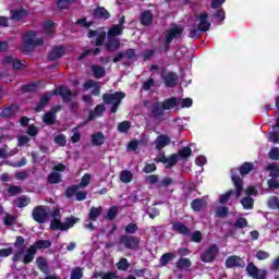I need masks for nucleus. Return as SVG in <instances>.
<instances>
[{
  "label": "nucleus",
  "instance_id": "nucleus-40",
  "mask_svg": "<svg viewBox=\"0 0 279 279\" xmlns=\"http://www.w3.org/2000/svg\"><path fill=\"white\" fill-rule=\"evenodd\" d=\"M90 184V174L85 173L81 179V183L77 185L78 189H86Z\"/></svg>",
  "mask_w": 279,
  "mask_h": 279
},
{
  "label": "nucleus",
  "instance_id": "nucleus-30",
  "mask_svg": "<svg viewBox=\"0 0 279 279\" xmlns=\"http://www.w3.org/2000/svg\"><path fill=\"white\" fill-rule=\"evenodd\" d=\"M36 263L43 274H49V266L47 265V259L45 257L37 258Z\"/></svg>",
  "mask_w": 279,
  "mask_h": 279
},
{
  "label": "nucleus",
  "instance_id": "nucleus-64",
  "mask_svg": "<svg viewBox=\"0 0 279 279\" xmlns=\"http://www.w3.org/2000/svg\"><path fill=\"white\" fill-rule=\"evenodd\" d=\"M269 189H279V181L276 179L268 180Z\"/></svg>",
  "mask_w": 279,
  "mask_h": 279
},
{
  "label": "nucleus",
  "instance_id": "nucleus-22",
  "mask_svg": "<svg viewBox=\"0 0 279 279\" xmlns=\"http://www.w3.org/2000/svg\"><path fill=\"white\" fill-rule=\"evenodd\" d=\"M90 140H92V145H94L95 147H99L104 145V143H106V135H104V133L101 132H97L90 136Z\"/></svg>",
  "mask_w": 279,
  "mask_h": 279
},
{
  "label": "nucleus",
  "instance_id": "nucleus-36",
  "mask_svg": "<svg viewBox=\"0 0 279 279\" xmlns=\"http://www.w3.org/2000/svg\"><path fill=\"white\" fill-rule=\"evenodd\" d=\"M173 230L175 232H179V234H184V235L189 234V228H186V226L180 222L173 225Z\"/></svg>",
  "mask_w": 279,
  "mask_h": 279
},
{
  "label": "nucleus",
  "instance_id": "nucleus-48",
  "mask_svg": "<svg viewBox=\"0 0 279 279\" xmlns=\"http://www.w3.org/2000/svg\"><path fill=\"white\" fill-rule=\"evenodd\" d=\"M129 265H130V264L128 263V259L122 258V259H120V262L117 264V267H118V269H120L121 271H125V269H128Z\"/></svg>",
  "mask_w": 279,
  "mask_h": 279
},
{
  "label": "nucleus",
  "instance_id": "nucleus-7",
  "mask_svg": "<svg viewBox=\"0 0 279 279\" xmlns=\"http://www.w3.org/2000/svg\"><path fill=\"white\" fill-rule=\"evenodd\" d=\"M22 43V51H24V53H29L31 49H34V47H40L44 41L36 37V32L29 31L23 35Z\"/></svg>",
  "mask_w": 279,
  "mask_h": 279
},
{
  "label": "nucleus",
  "instance_id": "nucleus-58",
  "mask_svg": "<svg viewBox=\"0 0 279 279\" xmlns=\"http://www.w3.org/2000/svg\"><path fill=\"white\" fill-rule=\"evenodd\" d=\"M180 104H181V108H191V106H193V99L184 98L180 100Z\"/></svg>",
  "mask_w": 279,
  "mask_h": 279
},
{
  "label": "nucleus",
  "instance_id": "nucleus-60",
  "mask_svg": "<svg viewBox=\"0 0 279 279\" xmlns=\"http://www.w3.org/2000/svg\"><path fill=\"white\" fill-rule=\"evenodd\" d=\"M119 213V209L117 207H111L109 210H108V214H107V219H113L114 217H117V214Z\"/></svg>",
  "mask_w": 279,
  "mask_h": 279
},
{
  "label": "nucleus",
  "instance_id": "nucleus-3",
  "mask_svg": "<svg viewBox=\"0 0 279 279\" xmlns=\"http://www.w3.org/2000/svg\"><path fill=\"white\" fill-rule=\"evenodd\" d=\"M78 219L70 217L65 219V222L60 221V209H54L52 213V220L50 223L51 230H69L77 223Z\"/></svg>",
  "mask_w": 279,
  "mask_h": 279
},
{
  "label": "nucleus",
  "instance_id": "nucleus-20",
  "mask_svg": "<svg viewBox=\"0 0 279 279\" xmlns=\"http://www.w3.org/2000/svg\"><path fill=\"white\" fill-rule=\"evenodd\" d=\"M162 77L165 80L166 86H169L170 88L175 86V84L178 83V75L175 73H172V72L163 73Z\"/></svg>",
  "mask_w": 279,
  "mask_h": 279
},
{
  "label": "nucleus",
  "instance_id": "nucleus-1",
  "mask_svg": "<svg viewBox=\"0 0 279 279\" xmlns=\"http://www.w3.org/2000/svg\"><path fill=\"white\" fill-rule=\"evenodd\" d=\"M52 95H60L62 97L63 101H71L73 97H75V94L71 93V89L61 86L52 92H47L44 96H41L39 104L36 107V112H40L46 106V104H49L51 100Z\"/></svg>",
  "mask_w": 279,
  "mask_h": 279
},
{
  "label": "nucleus",
  "instance_id": "nucleus-27",
  "mask_svg": "<svg viewBox=\"0 0 279 279\" xmlns=\"http://www.w3.org/2000/svg\"><path fill=\"white\" fill-rule=\"evenodd\" d=\"M134 175L130 172V170H123L120 173V181L123 182L124 184H130L132 182Z\"/></svg>",
  "mask_w": 279,
  "mask_h": 279
},
{
  "label": "nucleus",
  "instance_id": "nucleus-34",
  "mask_svg": "<svg viewBox=\"0 0 279 279\" xmlns=\"http://www.w3.org/2000/svg\"><path fill=\"white\" fill-rule=\"evenodd\" d=\"M99 215H101V207H92L88 215L89 220L96 221Z\"/></svg>",
  "mask_w": 279,
  "mask_h": 279
},
{
  "label": "nucleus",
  "instance_id": "nucleus-25",
  "mask_svg": "<svg viewBox=\"0 0 279 279\" xmlns=\"http://www.w3.org/2000/svg\"><path fill=\"white\" fill-rule=\"evenodd\" d=\"M206 206H208V203H206L205 199H194L192 202V208L193 210H196L197 213H199V210H204V208H206Z\"/></svg>",
  "mask_w": 279,
  "mask_h": 279
},
{
  "label": "nucleus",
  "instance_id": "nucleus-50",
  "mask_svg": "<svg viewBox=\"0 0 279 279\" xmlns=\"http://www.w3.org/2000/svg\"><path fill=\"white\" fill-rule=\"evenodd\" d=\"M27 143H29V137H27V135H21L17 137L19 147H23V145H27Z\"/></svg>",
  "mask_w": 279,
  "mask_h": 279
},
{
  "label": "nucleus",
  "instance_id": "nucleus-33",
  "mask_svg": "<svg viewBox=\"0 0 279 279\" xmlns=\"http://www.w3.org/2000/svg\"><path fill=\"white\" fill-rule=\"evenodd\" d=\"M48 182L50 184H59V182H62V175L59 172H52L48 177Z\"/></svg>",
  "mask_w": 279,
  "mask_h": 279
},
{
  "label": "nucleus",
  "instance_id": "nucleus-31",
  "mask_svg": "<svg viewBox=\"0 0 279 279\" xmlns=\"http://www.w3.org/2000/svg\"><path fill=\"white\" fill-rule=\"evenodd\" d=\"M154 16L151 15V12L144 11L141 16V23L142 25H150Z\"/></svg>",
  "mask_w": 279,
  "mask_h": 279
},
{
  "label": "nucleus",
  "instance_id": "nucleus-6",
  "mask_svg": "<svg viewBox=\"0 0 279 279\" xmlns=\"http://www.w3.org/2000/svg\"><path fill=\"white\" fill-rule=\"evenodd\" d=\"M231 173H232L231 180L234 184L235 191L230 190L226 194H222L219 198V204H226V202H228V199H230L231 195L235 194L236 198H239V197H241V195H243V180H241V178L234 175V170H232Z\"/></svg>",
  "mask_w": 279,
  "mask_h": 279
},
{
  "label": "nucleus",
  "instance_id": "nucleus-62",
  "mask_svg": "<svg viewBox=\"0 0 279 279\" xmlns=\"http://www.w3.org/2000/svg\"><path fill=\"white\" fill-rule=\"evenodd\" d=\"M269 158H271V160H279V148H272L269 151Z\"/></svg>",
  "mask_w": 279,
  "mask_h": 279
},
{
  "label": "nucleus",
  "instance_id": "nucleus-57",
  "mask_svg": "<svg viewBox=\"0 0 279 279\" xmlns=\"http://www.w3.org/2000/svg\"><path fill=\"white\" fill-rule=\"evenodd\" d=\"M130 128H131V124L128 121H124L118 125L119 132H128V130H130Z\"/></svg>",
  "mask_w": 279,
  "mask_h": 279
},
{
  "label": "nucleus",
  "instance_id": "nucleus-29",
  "mask_svg": "<svg viewBox=\"0 0 279 279\" xmlns=\"http://www.w3.org/2000/svg\"><path fill=\"white\" fill-rule=\"evenodd\" d=\"M104 112H106V107H104V105H98L95 109V112L89 113L88 121H93V119H95V117H101V114H104Z\"/></svg>",
  "mask_w": 279,
  "mask_h": 279
},
{
  "label": "nucleus",
  "instance_id": "nucleus-19",
  "mask_svg": "<svg viewBox=\"0 0 279 279\" xmlns=\"http://www.w3.org/2000/svg\"><path fill=\"white\" fill-rule=\"evenodd\" d=\"M169 143H171V138L167 135H159L154 142L156 149H162L167 147Z\"/></svg>",
  "mask_w": 279,
  "mask_h": 279
},
{
  "label": "nucleus",
  "instance_id": "nucleus-12",
  "mask_svg": "<svg viewBox=\"0 0 279 279\" xmlns=\"http://www.w3.org/2000/svg\"><path fill=\"white\" fill-rule=\"evenodd\" d=\"M245 197L241 199V204L244 210H252L254 208V198L252 195H256V189L254 186H250L245 190Z\"/></svg>",
  "mask_w": 279,
  "mask_h": 279
},
{
  "label": "nucleus",
  "instance_id": "nucleus-14",
  "mask_svg": "<svg viewBox=\"0 0 279 279\" xmlns=\"http://www.w3.org/2000/svg\"><path fill=\"white\" fill-rule=\"evenodd\" d=\"M246 271L248 276L254 279H265L267 276V270H258V268L252 263L247 265Z\"/></svg>",
  "mask_w": 279,
  "mask_h": 279
},
{
  "label": "nucleus",
  "instance_id": "nucleus-42",
  "mask_svg": "<svg viewBox=\"0 0 279 279\" xmlns=\"http://www.w3.org/2000/svg\"><path fill=\"white\" fill-rule=\"evenodd\" d=\"M29 198L25 197V196H21L20 198H17L16 201V206L19 208H25V206H27L29 204Z\"/></svg>",
  "mask_w": 279,
  "mask_h": 279
},
{
  "label": "nucleus",
  "instance_id": "nucleus-46",
  "mask_svg": "<svg viewBox=\"0 0 279 279\" xmlns=\"http://www.w3.org/2000/svg\"><path fill=\"white\" fill-rule=\"evenodd\" d=\"M14 110H16V106L13 105L8 107L1 112V117H12V114H14Z\"/></svg>",
  "mask_w": 279,
  "mask_h": 279
},
{
  "label": "nucleus",
  "instance_id": "nucleus-56",
  "mask_svg": "<svg viewBox=\"0 0 279 279\" xmlns=\"http://www.w3.org/2000/svg\"><path fill=\"white\" fill-rule=\"evenodd\" d=\"M12 252H13L12 247L1 248L0 250V258H8V256H11Z\"/></svg>",
  "mask_w": 279,
  "mask_h": 279
},
{
  "label": "nucleus",
  "instance_id": "nucleus-9",
  "mask_svg": "<svg viewBox=\"0 0 279 279\" xmlns=\"http://www.w3.org/2000/svg\"><path fill=\"white\" fill-rule=\"evenodd\" d=\"M121 99H125V94L123 92H117L114 94H106L104 96L105 104L111 106L110 112H117V108H119L121 104Z\"/></svg>",
  "mask_w": 279,
  "mask_h": 279
},
{
  "label": "nucleus",
  "instance_id": "nucleus-21",
  "mask_svg": "<svg viewBox=\"0 0 279 279\" xmlns=\"http://www.w3.org/2000/svg\"><path fill=\"white\" fill-rule=\"evenodd\" d=\"M157 162H163V165H166L167 169H171V167H173V165H175V162H178V155L173 154L170 157H160L157 159Z\"/></svg>",
  "mask_w": 279,
  "mask_h": 279
},
{
  "label": "nucleus",
  "instance_id": "nucleus-54",
  "mask_svg": "<svg viewBox=\"0 0 279 279\" xmlns=\"http://www.w3.org/2000/svg\"><path fill=\"white\" fill-rule=\"evenodd\" d=\"M268 206L269 208L276 209L278 208L279 210V199L277 197H272L268 201Z\"/></svg>",
  "mask_w": 279,
  "mask_h": 279
},
{
  "label": "nucleus",
  "instance_id": "nucleus-8",
  "mask_svg": "<svg viewBox=\"0 0 279 279\" xmlns=\"http://www.w3.org/2000/svg\"><path fill=\"white\" fill-rule=\"evenodd\" d=\"M51 247V242L49 240H39L35 242V245L26 248V254L24 255L23 263L27 265L34 260V256H36V250H47Z\"/></svg>",
  "mask_w": 279,
  "mask_h": 279
},
{
  "label": "nucleus",
  "instance_id": "nucleus-15",
  "mask_svg": "<svg viewBox=\"0 0 279 279\" xmlns=\"http://www.w3.org/2000/svg\"><path fill=\"white\" fill-rule=\"evenodd\" d=\"M47 208L44 206H38L33 210V218L35 221H38V223H45L47 221Z\"/></svg>",
  "mask_w": 279,
  "mask_h": 279
},
{
  "label": "nucleus",
  "instance_id": "nucleus-13",
  "mask_svg": "<svg viewBox=\"0 0 279 279\" xmlns=\"http://www.w3.org/2000/svg\"><path fill=\"white\" fill-rule=\"evenodd\" d=\"M217 254H219V248L217 245H211L201 255V259L203 263H213L217 258Z\"/></svg>",
  "mask_w": 279,
  "mask_h": 279
},
{
  "label": "nucleus",
  "instance_id": "nucleus-52",
  "mask_svg": "<svg viewBox=\"0 0 279 279\" xmlns=\"http://www.w3.org/2000/svg\"><path fill=\"white\" fill-rule=\"evenodd\" d=\"M228 207H218V209L216 210L217 217H228Z\"/></svg>",
  "mask_w": 279,
  "mask_h": 279
},
{
  "label": "nucleus",
  "instance_id": "nucleus-17",
  "mask_svg": "<svg viewBox=\"0 0 279 279\" xmlns=\"http://www.w3.org/2000/svg\"><path fill=\"white\" fill-rule=\"evenodd\" d=\"M226 267L232 269V267H245V262L239 256H230L226 260Z\"/></svg>",
  "mask_w": 279,
  "mask_h": 279
},
{
  "label": "nucleus",
  "instance_id": "nucleus-59",
  "mask_svg": "<svg viewBox=\"0 0 279 279\" xmlns=\"http://www.w3.org/2000/svg\"><path fill=\"white\" fill-rule=\"evenodd\" d=\"M136 230H138V227L135 223H130L125 228L126 234H134V232H136Z\"/></svg>",
  "mask_w": 279,
  "mask_h": 279
},
{
  "label": "nucleus",
  "instance_id": "nucleus-43",
  "mask_svg": "<svg viewBox=\"0 0 279 279\" xmlns=\"http://www.w3.org/2000/svg\"><path fill=\"white\" fill-rule=\"evenodd\" d=\"M271 178H279V167L276 163L268 166Z\"/></svg>",
  "mask_w": 279,
  "mask_h": 279
},
{
  "label": "nucleus",
  "instance_id": "nucleus-4",
  "mask_svg": "<svg viewBox=\"0 0 279 279\" xmlns=\"http://www.w3.org/2000/svg\"><path fill=\"white\" fill-rule=\"evenodd\" d=\"M208 29H210L208 13H201L196 15L194 26L190 28V37L197 38V36H199V32H208Z\"/></svg>",
  "mask_w": 279,
  "mask_h": 279
},
{
  "label": "nucleus",
  "instance_id": "nucleus-18",
  "mask_svg": "<svg viewBox=\"0 0 279 279\" xmlns=\"http://www.w3.org/2000/svg\"><path fill=\"white\" fill-rule=\"evenodd\" d=\"M66 53L64 46H57L52 48L49 53V60H60Z\"/></svg>",
  "mask_w": 279,
  "mask_h": 279
},
{
  "label": "nucleus",
  "instance_id": "nucleus-47",
  "mask_svg": "<svg viewBox=\"0 0 279 279\" xmlns=\"http://www.w3.org/2000/svg\"><path fill=\"white\" fill-rule=\"evenodd\" d=\"M80 187L77 185H74L72 187H69L66 191H65V195L66 197H75L77 195V190Z\"/></svg>",
  "mask_w": 279,
  "mask_h": 279
},
{
  "label": "nucleus",
  "instance_id": "nucleus-45",
  "mask_svg": "<svg viewBox=\"0 0 279 279\" xmlns=\"http://www.w3.org/2000/svg\"><path fill=\"white\" fill-rule=\"evenodd\" d=\"M82 276H84L82 268L76 267L72 270L71 279H82Z\"/></svg>",
  "mask_w": 279,
  "mask_h": 279
},
{
  "label": "nucleus",
  "instance_id": "nucleus-41",
  "mask_svg": "<svg viewBox=\"0 0 279 279\" xmlns=\"http://www.w3.org/2000/svg\"><path fill=\"white\" fill-rule=\"evenodd\" d=\"M252 169H254V165L250 163V162H245L241 169H240V173L241 175H247V173H250V171H252Z\"/></svg>",
  "mask_w": 279,
  "mask_h": 279
},
{
  "label": "nucleus",
  "instance_id": "nucleus-39",
  "mask_svg": "<svg viewBox=\"0 0 279 279\" xmlns=\"http://www.w3.org/2000/svg\"><path fill=\"white\" fill-rule=\"evenodd\" d=\"M177 267H178V269H189V267H191V259H189V258H181L177 263Z\"/></svg>",
  "mask_w": 279,
  "mask_h": 279
},
{
  "label": "nucleus",
  "instance_id": "nucleus-49",
  "mask_svg": "<svg viewBox=\"0 0 279 279\" xmlns=\"http://www.w3.org/2000/svg\"><path fill=\"white\" fill-rule=\"evenodd\" d=\"M202 232L201 231H195L194 233L191 234V240L194 242V243H201L202 242Z\"/></svg>",
  "mask_w": 279,
  "mask_h": 279
},
{
  "label": "nucleus",
  "instance_id": "nucleus-24",
  "mask_svg": "<svg viewBox=\"0 0 279 279\" xmlns=\"http://www.w3.org/2000/svg\"><path fill=\"white\" fill-rule=\"evenodd\" d=\"M84 88L85 90H89V88H93L92 93L93 95H99V83L95 82V81H88L84 84Z\"/></svg>",
  "mask_w": 279,
  "mask_h": 279
},
{
  "label": "nucleus",
  "instance_id": "nucleus-38",
  "mask_svg": "<svg viewBox=\"0 0 279 279\" xmlns=\"http://www.w3.org/2000/svg\"><path fill=\"white\" fill-rule=\"evenodd\" d=\"M94 278L116 279L117 276L114 275V272H95Z\"/></svg>",
  "mask_w": 279,
  "mask_h": 279
},
{
  "label": "nucleus",
  "instance_id": "nucleus-2",
  "mask_svg": "<svg viewBox=\"0 0 279 279\" xmlns=\"http://www.w3.org/2000/svg\"><path fill=\"white\" fill-rule=\"evenodd\" d=\"M125 22V17H122L119 25H113L109 28L107 34V49L109 51H117L119 47H121V41L117 36H121L123 34V23Z\"/></svg>",
  "mask_w": 279,
  "mask_h": 279
},
{
  "label": "nucleus",
  "instance_id": "nucleus-11",
  "mask_svg": "<svg viewBox=\"0 0 279 279\" xmlns=\"http://www.w3.org/2000/svg\"><path fill=\"white\" fill-rule=\"evenodd\" d=\"M14 247L17 250L13 256L14 263H19V260H23L25 258V254H27V250H25V239L22 236L16 238L14 242Z\"/></svg>",
  "mask_w": 279,
  "mask_h": 279
},
{
  "label": "nucleus",
  "instance_id": "nucleus-55",
  "mask_svg": "<svg viewBox=\"0 0 279 279\" xmlns=\"http://www.w3.org/2000/svg\"><path fill=\"white\" fill-rule=\"evenodd\" d=\"M191 154H192V150H191V148H189V147H184V148H182V149L179 151V156H180L181 158H189V156H191Z\"/></svg>",
  "mask_w": 279,
  "mask_h": 279
},
{
  "label": "nucleus",
  "instance_id": "nucleus-51",
  "mask_svg": "<svg viewBox=\"0 0 279 279\" xmlns=\"http://www.w3.org/2000/svg\"><path fill=\"white\" fill-rule=\"evenodd\" d=\"M235 228H240V229L247 228V219H245V218H239V219L235 221Z\"/></svg>",
  "mask_w": 279,
  "mask_h": 279
},
{
  "label": "nucleus",
  "instance_id": "nucleus-23",
  "mask_svg": "<svg viewBox=\"0 0 279 279\" xmlns=\"http://www.w3.org/2000/svg\"><path fill=\"white\" fill-rule=\"evenodd\" d=\"M90 14L95 19H110V13H108L104 8H96L90 11Z\"/></svg>",
  "mask_w": 279,
  "mask_h": 279
},
{
  "label": "nucleus",
  "instance_id": "nucleus-32",
  "mask_svg": "<svg viewBox=\"0 0 279 279\" xmlns=\"http://www.w3.org/2000/svg\"><path fill=\"white\" fill-rule=\"evenodd\" d=\"M173 258H175V254L173 253H165L161 257H160V264L162 265V267L169 265V263H171V260H173Z\"/></svg>",
  "mask_w": 279,
  "mask_h": 279
},
{
  "label": "nucleus",
  "instance_id": "nucleus-10",
  "mask_svg": "<svg viewBox=\"0 0 279 279\" xmlns=\"http://www.w3.org/2000/svg\"><path fill=\"white\" fill-rule=\"evenodd\" d=\"M141 240L132 235H122L118 242V248L122 251L126 250H138Z\"/></svg>",
  "mask_w": 279,
  "mask_h": 279
},
{
  "label": "nucleus",
  "instance_id": "nucleus-35",
  "mask_svg": "<svg viewBox=\"0 0 279 279\" xmlns=\"http://www.w3.org/2000/svg\"><path fill=\"white\" fill-rule=\"evenodd\" d=\"M56 27V23L51 21H47L44 23V32L47 36H51L53 34V28Z\"/></svg>",
  "mask_w": 279,
  "mask_h": 279
},
{
  "label": "nucleus",
  "instance_id": "nucleus-44",
  "mask_svg": "<svg viewBox=\"0 0 279 279\" xmlns=\"http://www.w3.org/2000/svg\"><path fill=\"white\" fill-rule=\"evenodd\" d=\"M54 143L60 147H64V145H66V137L62 134H59L54 137Z\"/></svg>",
  "mask_w": 279,
  "mask_h": 279
},
{
  "label": "nucleus",
  "instance_id": "nucleus-16",
  "mask_svg": "<svg viewBox=\"0 0 279 279\" xmlns=\"http://www.w3.org/2000/svg\"><path fill=\"white\" fill-rule=\"evenodd\" d=\"M180 36H182V27L173 26L166 35V45H169L174 38H180Z\"/></svg>",
  "mask_w": 279,
  "mask_h": 279
},
{
  "label": "nucleus",
  "instance_id": "nucleus-61",
  "mask_svg": "<svg viewBox=\"0 0 279 279\" xmlns=\"http://www.w3.org/2000/svg\"><path fill=\"white\" fill-rule=\"evenodd\" d=\"M57 5L60 10H66V8L71 5V2H69V0H59Z\"/></svg>",
  "mask_w": 279,
  "mask_h": 279
},
{
  "label": "nucleus",
  "instance_id": "nucleus-37",
  "mask_svg": "<svg viewBox=\"0 0 279 279\" xmlns=\"http://www.w3.org/2000/svg\"><path fill=\"white\" fill-rule=\"evenodd\" d=\"M92 71L94 73V76L97 78L104 77V75H106V70H104V68L99 65H93Z\"/></svg>",
  "mask_w": 279,
  "mask_h": 279
},
{
  "label": "nucleus",
  "instance_id": "nucleus-26",
  "mask_svg": "<svg viewBox=\"0 0 279 279\" xmlns=\"http://www.w3.org/2000/svg\"><path fill=\"white\" fill-rule=\"evenodd\" d=\"M25 16H27V11H25L23 9L12 11V14H11V19L13 21H23V19H25Z\"/></svg>",
  "mask_w": 279,
  "mask_h": 279
},
{
  "label": "nucleus",
  "instance_id": "nucleus-53",
  "mask_svg": "<svg viewBox=\"0 0 279 279\" xmlns=\"http://www.w3.org/2000/svg\"><path fill=\"white\" fill-rule=\"evenodd\" d=\"M256 258L258 260H267V258H269V253L265 252V251H258L256 254H255Z\"/></svg>",
  "mask_w": 279,
  "mask_h": 279
},
{
  "label": "nucleus",
  "instance_id": "nucleus-63",
  "mask_svg": "<svg viewBox=\"0 0 279 279\" xmlns=\"http://www.w3.org/2000/svg\"><path fill=\"white\" fill-rule=\"evenodd\" d=\"M19 193H21V187L20 186L11 185L9 187V195L14 196V195H19Z\"/></svg>",
  "mask_w": 279,
  "mask_h": 279
},
{
  "label": "nucleus",
  "instance_id": "nucleus-5",
  "mask_svg": "<svg viewBox=\"0 0 279 279\" xmlns=\"http://www.w3.org/2000/svg\"><path fill=\"white\" fill-rule=\"evenodd\" d=\"M173 108H180V99L175 97H171L162 104L156 102L153 106V114L154 117H162V114H165V110H173Z\"/></svg>",
  "mask_w": 279,
  "mask_h": 279
},
{
  "label": "nucleus",
  "instance_id": "nucleus-28",
  "mask_svg": "<svg viewBox=\"0 0 279 279\" xmlns=\"http://www.w3.org/2000/svg\"><path fill=\"white\" fill-rule=\"evenodd\" d=\"M44 123H47L48 125H53V123H56V109L44 116Z\"/></svg>",
  "mask_w": 279,
  "mask_h": 279
}]
</instances>
